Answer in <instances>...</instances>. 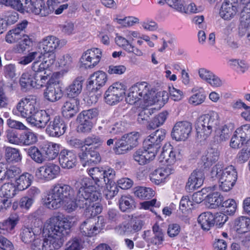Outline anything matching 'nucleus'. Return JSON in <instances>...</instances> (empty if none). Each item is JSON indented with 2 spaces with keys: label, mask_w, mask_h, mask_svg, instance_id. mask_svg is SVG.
Instances as JSON below:
<instances>
[{
  "label": "nucleus",
  "mask_w": 250,
  "mask_h": 250,
  "mask_svg": "<svg viewBox=\"0 0 250 250\" xmlns=\"http://www.w3.org/2000/svg\"><path fill=\"white\" fill-rule=\"evenodd\" d=\"M246 224L245 216L239 217L234 220L232 229L237 234H244L248 232Z\"/></svg>",
  "instance_id": "42"
},
{
  "label": "nucleus",
  "mask_w": 250,
  "mask_h": 250,
  "mask_svg": "<svg viewBox=\"0 0 250 250\" xmlns=\"http://www.w3.org/2000/svg\"><path fill=\"white\" fill-rule=\"evenodd\" d=\"M81 159L86 160L89 163H98L101 161V157L99 153L94 150H90L87 153H83L80 155Z\"/></svg>",
  "instance_id": "54"
},
{
  "label": "nucleus",
  "mask_w": 250,
  "mask_h": 250,
  "mask_svg": "<svg viewBox=\"0 0 250 250\" xmlns=\"http://www.w3.org/2000/svg\"><path fill=\"white\" fill-rule=\"evenodd\" d=\"M206 201L211 208L218 207L222 203V198L218 192H213L206 195Z\"/></svg>",
  "instance_id": "47"
},
{
  "label": "nucleus",
  "mask_w": 250,
  "mask_h": 250,
  "mask_svg": "<svg viewBox=\"0 0 250 250\" xmlns=\"http://www.w3.org/2000/svg\"><path fill=\"white\" fill-rule=\"evenodd\" d=\"M50 120L49 115L45 110L38 109L26 119L32 126L38 128H44Z\"/></svg>",
  "instance_id": "21"
},
{
  "label": "nucleus",
  "mask_w": 250,
  "mask_h": 250,
  "mask_svg": "<svg viewBox=\"0 0 250 250\" xmlns=\"http://www.w3.org/2000/svg\"><path fill=\"white\" fill-rule=\"evenodd\" d=\"M219 120L218 113L213 110L200 116L195 124L197 138L206 140L209 137L219 125Z\"/></svg>",
  "instance_id": "4"
},
{
  "label": "nucleus",
  "mask_w": 250,
  "mask_h": 250,
  "mask_svg": "<svg viewBox=\"0 0 250 250\" xmlns=\"http://www.w3.org/2000/svg\"><path fill=\"white\" fill-rule=\"evenodd\" d=\"M19 221L18 216L15 215L0 222V234L8 235L14 232V229Z\"/></svg>",
  "instance_id": "31"
},
{
  "label": "nucleus",
  "mask_w": 250,
  "mask_h": 250,
  "mask_svg": "<svg viewBox=\"0 0 250 250\" xmlns=\"http://www.w3.org/2000/svg\"><path fill=\"white\" fill-rule=\"evenodd\" d=\"M229 65L242 73L245 72L248 68V66L245 62L240 59H230L228 62Z\"/></svg>",
  "instance_id": "57"
},
{
  "label": "nucleus",
  "mask_w": 250,
  "mask_h": 250,
  "mask_svg": "<svg viewBox=\"0 0 250 250\" xmlns=\"http://www.w3.org/2000/svg\"><path fill=\"white\" fill-rule=\"evenodd\" d=\"M146 102L145 108L157 104L160 106H163L168 100V94L166 91L155 92L150 88Z\"/></svg>",
  "instance_id": "24"
},
{
  "label": "nucleus",
  "mask_w": 250,
  "mask_h": 250,
  "mask_svg": "<svg viewBox=\"0 0 250 250\" xmlns=\"http://www.w3.org/2000/svg\"><path fill=\"white\" fill-rule=\"evenodd\" d=\"M154 236L151 238L150 242L155 245H161L164 241V233L162 229L157 224L153 227Z\"/></svg>",
  "instance_id": "55"
},
{
  "label": "nucleus",
  "mask_w": 250,
  "mask_h": 250,
  "mask_svg": "<svg viewBox=\"0 0 250 250\" xmlns=\"http://www.w3.org/2000/svg\"><path fill=\"white\" fill-rule=\"evenodd\" d=\"M5 157L6 161L9 162H18L21 160L19 150L10 146L5 148Z\"/></svg>",
  "instance_id": "44"
},
{
  "label": "nucleus",
  "mask_w": 250,
  "mask_h": 250,
  "mask_svg": "<svg viewBox=\"0 0 250 250\" xmlns=\"http://www.w3.org/2000/svg\"><path fill=\"white\" fill-rule=\"evenodd\" d=\"M104 99L107 104L111 105H115L122 100L108 88L104 93Z\"/></svg>",
  "instance_id": "60"
},
{
  "label": "nucleus",
  "mask_w": 250,
  "mask_h": 250,
  "mask_svg": "<svg viewBox=\"0 0 250 250\" xmlns=\"http://www.w3.org/2000/svg\"><path fill=\"white\" fill-rule=\"evenodd\" d=\"M219 152L216 148L208 149L205 154L202 157V161L206 167H209L218 161Z\"/></svg>",
  "instance_id": "38"
},
{
  "label": "nucleus",
  "mask_w": 250,
  "mask_h": 250,
  "mask_svg": "<svg viewBox=\"0 0 250 250\" xmlns=\"http://www.w3.org/2000/svg\"><path fill=\"white\" fill-rule=\"evenodd\" d=\"M241 26L244 28L247 37L250 40V13H243L241 18Z\"/></svg>",
  "instance_id": "59"
},
{
  "label": "nucleus",
  "mask_w": 250,
  "mask_h": 250,
  "mask_svg": "<svg viewBox=\"0 0 250 250\" xmlns=\"http://www.w3.org/2000/svg\"><path fill=\"white\" fill-rule=\"evenodd\" d=\"M213 214L210 212H205L198 216V222L203 229L208 230L213 226Z\"/></svg>",
  "instance_id": "37"
},
{
  "label": "nucleus",
  "mask_w": 250,
  "mask_h": 250,
  "mask_svg": "<svg viewBox=\"0 0 250 250\" xmlns=\"http://www.w3.org/2000/svg\"><path fill=\"white\" fill-rule=\"evenodd\" d=\"M168 113L167 111L162 112L156 115L149 123L148 127L151 128H154L159 127L165 122L167 119Z\"/></svg>",
  "instance_id": "51"
},
{
  "label": "nucleus",
  "mask_w": 250,
  "mask_h": 250,
  "mask_svg": "<svg viewBox=\"0 0 250 250\" xmlns=\"http://www.w3.org/2000/svg\"><path fill=\"white\" fill-rule=\"evenodd\" d=\"M98 111L96 109H91L83 111L78 116V119H82L84 121L92 122V121L97 117Z\"/></svg>",
  "instance_id": "61"
},
{
  "label": "nucleus",
  "mask_w": 250,
  "mask_h": 250,
  "mask_svg": "<svg viewBox=\"0 0 250 250\" xmlns=\"http://www.w3.org/2000/svg\"><path fill=\"white\" fill-rule=\"evenodd\" d=\"M78 190L76 198L75 191L68 185L56 184L47 191L44 203L50 209L62 208L67 213L84 208L87 216H96L101 213L103 206L101 203V194L93 185L92 180L84 177L76 184Z\"/></svg>",
  "instance_id": "1"
},
{
  "label": "nucleus",
  "mask_w": 250,
  "mask_h": 250,
  "mask_svg": "<svg viewBox=\"0 0 250 250\" xmlns=\"http://www.w3.org/2000/svg\"><path fill=\"white\" fill-rule=\"evenodd\" d=\"M154 151L150 149L143 148L138 149L133 154L134 160L140 165H145L153 160L155 157Z\"/></svg>",
  "instance_id": "29"
},
{
  "label": "nucleus",
  "mask_w": 250,
  "mask_h": 250,
  "mask_svg": "<svg viewBox=\"0 0 250 250\" xmlns=\"http://www.w3.org/2000/svg\"><path fill=\"white\" fill-rule=\"evenodd\" d=\"M76 155L73 151L67 149H63L61 151L59 162L63 168H72L76 165Z\"/></svg>",
  "instance_id": "26"
},
{
  "label": "nucleus",
  "mask_w": 250,
  "mask_h": 250,
  "mask_svg": "<svg viewBox=\"0 0 250 250\" xmlns=\"http://www.w3.org/2000/svg\"><path fill=\"white\" fill-rule=\"evenodd\" d=\"M150 85L146 82L137 83L131 86L127 92L126 101L133 104L140 102V105L145 109Z\"/></svg>",
  "instance_id": "5"
},
{
  "label": "nucleus",
  "mask_w": 250,
  "mask_h": 250,
  "mask_svg": "<svg viewBox=\"0 0 250 250\" xmlns=\"http://www.w3.org/2000/svg\"><path fill=\"white\" fill-rule=\"evenodd\" d=\"M192 130L191 124L186 121L178 122L173 127L171 136L177 141L186 140Z\"/></svg>",
  "instance_id": "17"
},
{
  "label": "nucleus",
  "mask_w": 250,
  "mask_h": 250,
  "mask_svg": "<svg viewBox=\"0 0 250 250\" xmlns=\"http://www.w3.org/2000/svg\"><path fill=\"white\" fill-rule=\"evenodd\" d=\"M21 173L19 167L15 166H9L6 164L0 163V180L5 178L15 180Z\"/></svg>",
  "instance_id": "32"
},
{
  "label": "nucleus",
  "mask_w": 250,
  "mask_h": 250,
  "mask_svg": "<svg viewBox=\"0 0 250 250\" xmlns=\"http://www.w3.org/2000/svg\"><path fill=\"white\" fill-rule=\"evenodd\" d=\"M108 89L116 94L117 97L123 100L125 96L127 86L123 82L117 81L110 85Z\"/></svg>",
  "instance_id": "39"
},
{
  "label": "nucleus",
  "mask_w": 250,
  "mask_h": 250,
  "mask_svg": "<svg viewBox=\"0 0 250 250\" xmlns=\"http://www.w3.org/2000/svg\"><path fill=\"white\" fill-rule=\"evenodd\" d=\"M102 56V51L96 47L88 49L84 51L80 59V63L85 68H92L100 62Z\"/></svg>",
  "instance_id": "14"
},
{
  "label": "nucleus",
  "mask_w": 250,
  "mask_h": 250,
  "mask_svg": "<svg viewBox=\"0 0 250 250\" xmlns=\"http://www.w3.org/2000/svg\"><path fill=\"white\" fill-rule=\"evenodd\" d=\"M133 193L136 197L140 199H147L154 196V190L148 187H136L133 188Z\"/></svg>",
  "instance_id": "40"
},
{
  "label": "nucleus",
  "mask_w": 250,
  "mask_h": 250,
  "mask_svg": "<svg viewBox=\"0 0 250 250\" xmlns=\"http://www.w3.org/2000/svg\"><path fill=\"white\" fill-rule=\"evenodd\" d=\"M126 71V67L124 65H109L106 68L107 72L110 75H121L124 74Z\"/></svg>",
  "instance_id": "62"
},
{
  "label": "nucleus",
  "mask_w": 250,
  "mask_h": 250,
  "mask_svg": "<svg viewBox=\"0 0 250 250\" xmlns=\"http://www.w3.org/2000/svg\"><path fill=\"white\" fill-rule=\"evenodd\" d=\"M104 142L103 139L100 136L92 135L88 136L84 140V146H92L94 148L100 147Z\"/></svg>",
  "instance_id": "50"
},
{
  "label": "nucleus",
  "mask_w": 250,
  "mask_h": 250,
  "mask_svg": "<svg viewBox=\"0 0 250 250\" xmlns=\"http://www.w3.org/2000/svg\"><path fill=\"white\" fill-rule=\"evenodd\" d=\"M181 11L180 12L188 14H195L201 12L203 9L201 7H197L193 2H189L185 5L183 3L181 6Z\"/></svg>",
  "instance_id": "58"
},
{
  "label": "nucleus",
  "mask_w": 250,
  "mask_h": 250,
  "mask_svg": "<svg viewBox=\"0 0 250 250\" xmlns=\"http://www.w3.org/2000/svg\"><path fill=\"white\" fill-rule=\"evenodd\" d=\"M119 203L120 208L123 211L131 209L134 206V199L129 195L122 196L119 200Z\"/></svg>",
  "instance_id": "49"
},
{
  "label": "nucleus",
  "mask_w": 250,
  "mask_h": 250,
  "mask_svg": "<svg viewBox=\"0 0 250 250\" xmlns=\"http://www.w3.org/2000/svg\"><path fill=\"white\" fill-rule=\"evenodd\" d=\"M56 59V55L54 53L46 54L43 61L40 64L39 62L35 61L32 64V69L33 71L39 72L43 71L44 70L50 68L54 63Z\"/></svg>",
  "instance_id": "27"
},
{
  "label": "nucleus",
  "mask_w": 250,
  "mask_h": 250,
  "mask_svg": "<svg viewBox=\"0 0 250 250\" xmlns=\"http://www.w3.org/2000/svg\"><path fill=\"white\" fill-rule=\"evenodd\" d=\"M38 109L36 98L34 96H29L20 101L16 109L13 110V112L27 119L28 117L32 115Z\"/></svg>",
  "instance_id": "10"
},
{
  "label": "nucleus",
  "mask_w": 250,
  "mask_h": 250,
  "mask_svg": "<svg viewBox=\"0 0 250 250\" xmlns=\"http://www.w3.org/2000/svg\"><path fill=\"white\" fill-rule=\"evenodd\" d=\"M239 4L237 0H225L220 10L219 14L225 20H230L237 15Z\"/></svg>",
  "instance_id": "20"
},
{
  "label": "nucleus",
  "mask_w": 250,
  "mask_h": 250,
  "mask_svg": "<svg viewBox=\"0 0 250 250\" xmlns=\"http://www.w3.org/2000/svg\"><path fill=\"white\" fill-rule=\"evenodd\" d=\"M140 134L137 132H132L125 134L115 143L114 150L117 154H125L138 144Z\"/></svg>",
  "instance_id": "9"
},
{
  "label": "nucleus",
  "mask_w": 250,
  "mask_h": 250,
  "mask_svg": "<svg viewBox=\"0 0 250 250\" xmlns=\"http://www.w3.org/2000/svg\"><path fill=\"white\" fill-rule=\"evenodd\" d=\"M108 80L107 74L103 71H97L92 74L87 82V88L96 91L104 86Z\"/></svg>",
  "instance_id": "22"
},
{
  "label": "nucleus",
  "mask_w": 250,
  "mask_h": 250,
  "mask_svg": "<svg viewBox=\"0 0 250 250\" xmlns=\"http://www.w3.org/2000/svg\"><path fill=\"white\" fill-rule=\"evenodd\" d=\"M60 3L58 0H47L46 4L42 1H38L37 7L34 10V14L42 17L47 16L52 13L60 15L68 7L67 3L60 5L58 7Z\"/></svg>",
  "instance_id": "8"
},
{
  "label": "nucleus",
  "mask_w": 250,
  "mask_h": 250,
  "mask_svg": "<svg viewBox=\"0 0 250 250\" xmlns=\"http://www.w3.org/2000/svg\"><path fill=\"white\" fill-rule=\"evenodd\" d=\"M111 180L109 182L104 183L106 184L104 194L107 198L111 199L114 197L119 192V188L115 183Z\"/></svg>",
  "instance_id": "56"
},
{
  "label": "nucleus",
  "mask_w": 250,
  "mask_h": 250,
  "mask_svg": "<svg viewBox=\"0 0 250 250\" xmlns=\"http://www.w3.org/2000/svg\"><path fill=\"white\" fill-rule=\"evenodd\" d=\"M210 177L218 181L221 190L227 192L231 190L235 185L237 179V173L233 166L224 167L218 164L212 168Z\"/></svg>",
  "instance_id": "3"
},
{
  "label": "nucleus",
  "mask_w": 250,
  "mask_h": 250,
  "mask_svg": "<svg viewBox=\"0 0 250 250\" xmlns=\"http://www.w3.org/2000/svg\"><path fill=\"white\" fill-rule=\"evenodd\" d=\"M202 87L199 88H193L191 89L192 94L188 98V103L192 106H198L203 104L206 99V95L203 92Z\"/></svg>",
  "instance_id": "35"
},
{
  "label": "nucleus",
  "mask_w": 250,
  "mask_h": 250,
  "mask_svg": "<svg viewBox=\"0 0 250 250\" xmlns=\"http://www.w3.org/2000/svg\"><path fill=\"white\" fill-rule=\"evenodd\" d=\"M235 132L245 142L250 138V125L247 124L238 128Z\"/></svg>",
  "instance_id": "63"
},
{
  "label": "nucleus",
  "mask_w": 250,
  "mask_h": 250,
  "mask_svg": "<svg viewBox=\"0 0 250 250\" xmlns=\"http://www.w3.org/2000/svg\"><path fill=\"white\" fill-rule=\"evenodd\" d=\"M83 245L81 241L74 238L68 241L65 244L64 250H82Z\"/></svg>",
  "instance_id": "64"
},
{
  "label": "nucleus",
  "mask_w": 250,
  "mask_h": 250,
  "mask_svg": "<svg viewBox=\"0 0 250 250\" xmlns=\"http://www.w3.org/2000/svg\"><path fill=\"white\" fill-rule=\"evenodd\" d=\"M27 154L32 160L39 164L42 163L45 159V156L36 146H31L27 150Z\"/></svg>",
  "instance_id": "52"
},
{
  "label": "nucleus",
  "mask_w": 250,
  "mask_h": 250,
  "mask_svg": "<svg viewBox=\"0 0 250 250\" xmlns=\"http://www.w3.org/2000/svg\"><path fill=\"white\" fill-rule=\"evenodd\" d=\"M33 181V176L29 173H24L18 176L14 180H11L18 191H22L28 188Z\"/></svg>",
  "instance_id": "34"
},
{
  "label": "nucleus",
  "mask_w": 250,
  "mask_h": 250,
  "mask_svg": "<svg viewBox=\"0 0 250 250\" xmlns=\"http://www.w3.org/2000/svg\"><path fill=\"white\" fill-rule=\"evenodd\" d=\"M19 191L13 182L5 183L0 188V197L9 200L14 198Z\"/></svg>",
  "instance_id": "36"
},
{
  "label": "nucleus",
  "mask_w": 250,
  "mask_h": 250,
  "mask_svg": "<svg viewBox=\"0 0 250 250\" xmlns=\"http://www.w3.org/2000/svg\"><path fill=\"white\" fill-rule=\"evenodd\" d=\"M224 212L227 215H233L234 214L237 208L236 201L232 199H228L222 203Z\"/></svg>",
  "instance_id": "53"
},
{
  "label": "nucleus",
  "mask_w": 250,
  "mask_h": 250,
  "mask_svg": "<svg viewBox=\"0 0 250 250\" xmlns=\"http://www.w3.org/2000/svg\"><path fill=\"white\" fill-rule=\"evenodd\" d=\"M79 101L77 99H71L65 101L62 106V113L66 118H71L79 111Z\"/></svg>",
  "instance_id": "28"
},
{
  "label": "nucleus",
  "mask_w": 250,
  "mask_h": 250,
  "mask_svg": "<svg viewBox=\"0 0 250 250\" xmlns=\"http://www.w3.org/2000/svg\"><path fill=\"white\" fill-rule=\"evenodd\" d=\"M60 149V145L54 143H49L44 148L45 158L53 160L58 156Z\"/></svg>",
  "instance_id": "43"
},
{
  "label": "nucleus",
  "mask_w": 250,
  "mask_h": 250,
  "mask_svg": "<svg viewBox=\"0 0 250 250\" xmlns=\"http://www.w3.org/2000/svg\"><path fill=\"white\" fill-rule=\"evenodd\" d=\"M87 172L98 187L102 186L104 183L109 182L115 177V171L109 167H92L87 169Z\"/></svg>",
  "instance_id": "11"
},
{
  "label": "nucleus",
  "mask_w": 250,
  "mask_h": 250,
  "mask_svg": "<svg viewBox=\"0 0 250 250\" xmlns=\"http://www.w3.org/2000/svg\"><path fill=\"white\" fill-rule=\"evenodd\" d=\"M72 62V58L68 54L60 55L57 61V65L65 72H67Z\"/></svg>",
  "instance_id": "46"
},
{
  "label": "nucleus",
  "mask_w": 250,
  "mask_h": 250,
  "mask_svg": "<svg viewBox=\"0 0 250 250\" xmlns=\"http://www.w3.org/2000/svg\"><path fill=\"white\" fill-rule=\"evenodd\" d=\"M63 92L58 82L50 81L47 84L43 92L44 98L47 101L55 103L62 98Z\"/></svg>",
  "instance_id": "19"
},
{
  "label": "nucleus",
  "mask_w": 250,
  "mask_h": 250,
  "mask_svg": "<svg viewBox=\"0 0 250 250\" xmlns=\"http://www.w3.org/2000/svg\"><path fill=\"white\" fill-rule=\"evenodd\" d=\"M74 217L62 214L53 215L45 222L42 231L30 245L32 250H58L63 243L66 231L74 225Z\"/></svg>",
  "instance_id": "2"
},
{
  "label": "nucleus",
  "mask_w": 250,
  "mask_h": 250,
  "mask_svg": "<svg viewBox=\"0 0 250 250\" xmlns=\"http://www.w3.org/2000/svg\"><path fill=\"white\" fill-rule=\"evenodd\" d=\"M37 235L38 234H36L32 228H24L21 233V238L24 243L31 244Z\"/></svg>",
  "instance_id": "48"
},
{
  "label": "nucleus",
  "mask_w": 250,
  "mask_h": 250,
  "mask_svg": "<svg viewBox=\"0 0 250 250\" xmlns=\"http://www.w3.org/2000/svg\"><path fill=\"white\" fill-rule=\"evenodd\" d=\"M204 176L201 171H194L190 175L186 186L188 191H191L201 187L203 184Z\"/></svg>",
  "instance_id": "30"
},
{
  "label": "nucleus",
  "mask_w": 250,
  "mask_h": 250,
  "mask_svg": "<svg viewBox=\"0 0 250 250\" xmlns=\"http://www.w3.org/2000/svg\"><path fill=\"white\" fill-rule=\"evenodd\" d=\"M5 41L6 42L12 44L17 42L13 48L15 53H23L32 42L29 37L24 34H21L18 29L14 28L8 31L5 35Z\"/></svg>",
  "instance_id": "6"
},
{
  "label": "nucleus",
  "mask_w": 250,
  "mask_h": 250,
  "mask_svg": "<svg viewBox=\"0 0 250 250\" xmlns=\"http://www.w3.org/2000/svg\"><path fill=\"white\" fill-rule=\"evenodd\" d=\"M47 77L39 74L37 72L26 71L22 73L19 79V83L24 91L32 88H41L45 83Z\"/></svg>",
  "instance_id": "7"
},
{
  "label": "nucleus",
  "mask_w": 250,
  "mask_h": 250,
  "mask_svg": "<svg viewBox=\"0 0 250 250\" xmlns=\"http://www.w3.org/2000/svg\"><path fill=\"white\" fill-rule=\"evenodd\" d=\"M66 128V125L61 118L59 116H56L50 121L46 131L50 136L59 137L64 133Z\"/></svg>",
  "instance_id": "25"
},
{
  "label": "nucleus",
  "mask_w": 250,
  "mask_h": 250,
  "mask_svg": "<svg viewBox=\"0 0 250 250\" xmlns=\"http://www.w3.org/2000/svg\"><path fill=\"white\" fill-rule=\"evenodd\" d=\"M166 131L164 129H158L149 135L144 141L143 146L145 148L154 151L156 155L160 148V144L166 136Z\"/></svg>",
  "instance_id": "18"
},
{
  "label": "nucleus",
  "mask_w": 250,
  "mask_h": 250,
  "mask_svg": "<svg viewBox=\"0 0 250 250\" xmlns=\"http://www.w3.org/2000/svg\"><path fill=\"white\" fill-rule=\"evenodd\" d=\"M180 152L174 149L169 143H167L163 146L158 159L163 165L167 166L166 167L173 168L172 166L180 160Z\"/></svg>",
  "instance_id": "13"
},
{
  "label": "nucleus",
  "mask_w": 250,
  "mask_h": 250,
  "mask_svg": "<svg viewBox=\"0 0 250 250\" xmlns=\"http://www.w3.org/2000/svg\"><path fill=\"white\" fill-rule=\"evenodd\" d=\"M26 130V131L21 134V145L29 146L37 142V134L28 128Z\"/></svg>",
  "instance_id": "41"
},
{
  "label": "nucleus",
  "mask_w": 250,
  "mask_h": 250,
  "mask_svg": "<svg viewBox=\"0 0 250 250\" xmlns=\"http://www.w3.org/2000/svg\"><path fill=\"white\" fill-rule=\"evenodd\" d=\"M83 80L82 78L75 79L72 83L66 88V93L68 97L76 99L82 92Z\"/></svg>",
  "instance_id": "33"
},
{
  "label": "nucleus",
  "mask_w": 250,
  "mask_h": 250,
  "mask_svg": "<svg viewBox=\"0 0 250 250\" xmlns=\"http://www.w3.org/2000/svg\"><path fill=\"white\" fill-rule=\"evenodd\" d=\"M60 171V167L58 165L48 163L37 168L35 171V176L39 180L48 181L58 177Z\"/></svg>",
  "instance_id": "15"
},
{
  "label": "nucleus",
  "mask_w": 250,
  "mask_h": 250,
  "mask_svg": "<svg viewBox=\"0 0 250 250\" xmlns=\"http://www.w3.org/2000/svg\"><path fill=\"white\" fill-rule=\"evenodd\" d=\"M174 171L172 167H160L152 171L149 174L150 181L155 185H159L165 183L169 176Z\"/></svg>",
  "instance_id": "23"
},
{
  "label": "nucleus",
  "mask_w": 250,
  "mask_h": 250,
  "mask_svg": "<svg viewBox=\"0 0 250 250\" xmlns=\"http://www.w3.org/2000/svg\"><path fill=\"white\" fill-rule=\"evenodd\" d=\"M104 226V219L102 216L89 218L80 226L81 233L86 236L92 237L98 234Z\"/></svg>",
  "instance_id": "12"
},
{
  "label": "nucleus",
  "mask_w": 250,
  "mask_h": 250,
  "mask_svg": "<svg viewBox=\"0 0 250 250\" xmlns=\"http://www.w3.org/2000/svg\"><path fill=\"white\" fill-rule=\"evenodd\" d=\"M67 43L64 39H59L54 36H48L43 38L39 43V47L46 54L54 53L58 48H62Z\"/></svg>",
  "instance_id": "16"
},
{
  "label": "nucleus",
  "mask_w": 250,
  "mask_h": 250,
  "mask_svg": "<svg viewBox=\"0 0 250 250\" xmlns=\"http://www.w3.org/2000/svg\"><path fill=\"white\" fill-rule=\"evenodd\" d=\"M42 57V53L40 51L29 52L26 55L20 58L18 60V63L21 65H26L37 59H41Z\"/></svg>",
  "instance_id": "45"
}]
</instances>
